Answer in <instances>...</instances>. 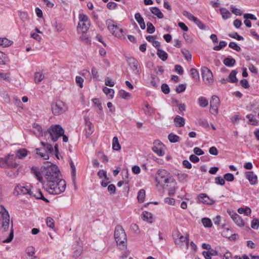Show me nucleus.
<instances>
[{"label": "nucleus", "instance_id": "50", "mask_svg": "<svg viewBox=\"0 0 259 259\" xmlns=\"http://www.w3.org/2000/svg\"><path fill=\"white\" fill-rule=\"evenodd\" d=\"M103 92L106 95H109L111 98H113L114 93V91L113 89L105 87L103 89Z\"/></svg>", "mask_w": 259, "mask_h": 259}, {"label": "nucleus", "instance_id": "64", "mask_svg": "<svg viewBox=\"0 0 259 259\" xmlns=\"http://www.w3.org/2000/svg\"><path fill=\"white\" fill-rule=\"evenodd\" d=\"M215 183L220 185H224L225 183L224 178H222L221 177H217L215 178Z\"/></svg>", "mask_w": 259, "mask_h": 259}, {"label": "nucleus", "instance_id": "3", "mask_svg": "<svg viewBox=\"0 0 259 259\" xmlns=\"http://www.w3.org/2000/svg\"><path fill=\"white\" fill-rule=\"evenodd\" d=\"M66 183L64 180L60 178L48 182L46 189L50 194H59L65 190Z\"/></svg>", "mask_w": 259, "mask_h": 259}, {"label": "nucleus", "instance_id": "20", "mask_svg": "<svg viewBox=\"0 0 259 259\" xmlns=\"http://www.w3.org/2000/svg\"><path fill=\"white\" fill-rule=\"evenodd\" d=\"M40 144L42 146L41 148L43 150L45 151V152L48 153L49 155L53 153V148L51 144L43 142H41Z\"/></svg>", "mask_w": 259, "mask_h": 259}, {"label": "nucleus", "instance_id": "40", "mask_svg": "<svg viewBox=\"0 0 259 259\" xmlns=\"http://www.w3.org/2000/svg\"><path fill=\"white\" fill-rule=\"evenodd\" d=\"M143 219L149 223H152L153 220L152 214L150 212L145 211L143 213Z\"/></svg>", "mask_w": 259, "mask_h": 259}, {"label": "nucleus", "instance_id": "62", "mask_svg": "<svg viewBox=\"0 0 259 259\" xmlns=\"http://www.w3.org/2000/svg\"><path fill=\"white\" fill-rule=\"evenodd\" d=\"M161 90L165 94H167L170 92V89L168 85L166 83H163L161 85Z\"/></svg>", "mask_w": 259, "mask_h": 259}, {"label": "nucleus", "instance_id": "4", "mask_svg": "<svg viewBox=\"0 0 259 259\" xmlns=\"http://www.w3.org/2000/svg\"><path fill=\"white\" fill-rule=\"evenodd\" d=\"M114 238L117 245L120 249H124L126 247V235L121 226H117L116 227L114 231Z\"/></svg>", "mask_w": 259, "mask_h": 259}, {"label": "nucleus", "instance_id": "31", "mask_svg": "<svg viewBox=\"0 0 259 259\" xmlns=\"http://www.w3.org/2000/svg\"><path fill=\"white\" fill-rule=\"evenodd\" d=\"M45 78V75L42 72H38L34 74V81L36 83H39Z\"/></svg>", "mask_w": 259, "mask_h": 259}, {"label": "nucleus", "instance_id": "11", "mask_svg": "<svg viewBox=\"0 0 259 259\" xmlns=\"http://www.w3.org/2000/svg\"><path fill=\"white\" fill-rule=\"evenodd\" d=\"M126 60L133 72L135 74H139L140 73V67L139 66L138 61L134 57L127 58Z\"/></svg>", "mask_w": 259, "mask_h": 259}, {"label": "nucleus", "instance_id": "51", "mask_svg": "<svg viewBox=\"0 0 259 259\" xmlns=\"http://www.w3.org/2000/svg\"><path fill=\"white\" fill-rule=\"evenodd\" d=\"M82 252V248L81 246H78L75 249L73 253V256L77 258L81 255Z\"/></svg>", "mask_w": 259, "mask_h": 259}, {"label": "nucleus", "instance_id": "53", "mask_svg": "<svg viewBox=\"0 0 259 259\" xmlns=\"http://www.w3.org/2000/svg\"><path fill=\"white\" fill-rule=\"evenodd\" d=\"M246 117L248 119L249 121L251 122L253 125H257L258 124V120L254 117L252 115H248Z\"/></svg>", "mask_w": 259, "mask_h": 259}, {"label": "nucleus", "instance_id": "56", "mask_svg": "<svg viewBox=\"0 0 259 259\" xmlns=\"http://www.w3.org/2000/svg\"><path fill=\"white\" fill-rule=\"evenodd\" d=\"M194 22L198 26V27L200 29H201L202 30L205 29L206 26H205V25L202 22H201L199 20H198L197 19V18H196V19H195Z\"/></svg>", "mask_w": 259, "mask_h": 259}, {"label": "nucleus", "instance_id": "18", "mask_svg": "<svg viewBox=\"0 0 259 259\" xmlns=\"http://www.w3.org/2000/svg\"><path fill=\"white\" fill-rule=\"evenodd\" d=\"M135 18L139 24L140 27L142 29H145L146 25L144 21V19L141 16V15L139 13H137L135 15Z\"/></svg>", "mask_w": 259, "mask_h": 259}, {"label": "nucleus", "instance_id": "15", "mask_svg": "<svg viewBox=\"0 0 259 259\" xmlns=\"http://www.w3.org/2000/svg\"><path fill=\"white\" fill-rule=\"evenodd\" d=\"M246 178L249 181L251 184H255L257 181V177L253 171H248L245 173Z\"/></svg>", "mask_w": 259, "mask_h": 259}, {"label": "nucleus", "instance_id": "33", "mask_svg": "<svg viewBox=\"0 0 259 259\" xmlns=\"http://www.w3.org/2000/svg\"><path fill=\"white\" fill-rule=\"evenodd\" d=\"M106 24L107 26L108 29L111 32L117 25L115 22L112 20L108 19L106 21Z\"/></svg>", "mask_w": 259, "mask_h": 259}, {"label": "nucleus", "instance_id": "28", "mask_svg": "<svg viewBox=\"0 0 259 259\" xmlns=\"http://www.w3.org/2000/svg\"><path fill=\"white\" fill-rule=\"evenodd\" d=\"M223 63L228 67H232L235 65L236 61L232 58H226L223 60Z\"/></svg>", "mask_w": 259, "mask_h": 259}, {"label": "nucleus", "instance_id": "30", "mask_svg": "<svg viewBox=\"0 0 259 259\" xmlns=\"http://www.w3.org/2000/svg\"><path fill=\"white\" fill-rule=\"evenodd\" d=\"M9 62L8 57L3 52L0 51V65H5Z\"/></svg>", "mask_w": 259, "mask_h": 259}, {"label": "nucleus", "instance_id": "21", "mask_svg": "<svg viewBox=\"0 0 259 259\" xmlns=\"http://www.w3.org/2000/svg\"><path fill=\"white\" fill-rule=\"evenodd\" d=\"M174 122L177 127H182L185 125V119L183 117L177 115L174 119Z\"/></svg>", "mask_w": 259, "mask_h": 259}, {"label": "nucleus", "instance_id": "63", "mask_svg": "<svg viewBox=\"0 0 259 259\" xmlns=\"http://www.w3.org/2000/svg\"><path fill=\"white\" fill-rule=\"evenodd\" d=\"M26 252L30 256H32L35 253V249L33 246H29L26 249Z\"/></svg>", "mask_w": 259, "mask_h": 259}, {"label": "nucleus", "instance_id": "47", "mask_svg": "<svg viewBox=\"0 0 259 259\" xmlns=\"http://www.w3.org/2000/svg\"><path fill=\"white\" fill-rule=\"evenodd\" d=\"M201 222L205 227L210 228L212 225L210 219L207 218H204L202 219Z\"/></svg>", "mask_w": 259, "mask_h": 259}, {"label": "nucleus", "instance_id": "44", "mask_svg": "<svg viewBox=\"0 0 259 259\" xmlns=\"http://www.w3.org/2000/svg\"><path fill=\"white\" fill-rule=\"evenodd\" d=\"M190 73L192 78L196 80H199V75L198 71L195 68H191L190 69Z\"/></svg>", "mask_w": 259, "mask_h": 259}, {"label": "nucleus", "instance_id": "13", "mask_svg": "<svg viewBox=\"0 0 259 259\" xmlns=\"http://www.w3.org/2000/svg\"><path fill=\"white\" fill-rule=\"evenodd\" d=\"M154 146L152 148L153 151L158 156H162L164 155V152L162 149V144L158 141H156L154 143Z\"/></svg>", "mask_w": 259, "mask_h": 259}, {"label": "nucleus", "instance_id": "60", "mask_svg": "<svg viewBox=\"0 0 259 259\" xmlns=\"http://www.w3.org/2000/svg\"><path fill=\"white\" fill-rule=\"evenodd\" d=\"M182 53L187 60L191 61L192 58V55L188 51H182Z\"/></svg>", "mask_w": 259, "mask_h": 259}, {"label": "nucleus", "instance_id": "57", "mask_svg": "<svg viewBox=\"0 0 259 259\" xmlns=\"http://www.w3.org/2000/svg\"><path fill=\"white\" fill-rule=\"evenodd\" d=\"M176 184V183L175 181L174 180V184H168V187H169L168 190V193L169 195H173L175 193V185Z\"/></svg>", "mask_w": 259, "mask_h": 259}, {"label": "nucleus", "instance_id": "19", "mask_svg": "<svg viewBox=\"0 0 259 259\" xmlns=\"http://www.w3.org/2000/svg\"><path fill=\"white\" fill-rule=\"evenodd\" d=\"M30 196L31 197H34L37 199L43 200L46 202H49V201L43 196L42 192L40 190H38L35 192L33 191V195H30Z\"/></svg>", "mask_w": 259, "mask_h": 259}, {"label": "nucleus", "instance_id": "9", "mask_svg": "<svg viewBox=\"0 0 259 259\" xmlns=\"http://www.w3.org/2000/svg\"><path fill=\"white\" fill-rule=\"evenodd\" d=\"M1 213H2V216L3 218L2 228L3 231L6 232L9 228L10 216L8 211H7L6 209L2 206Z\"/></svg>", "mask_w": 259, "mask_h": 259}, {"label": "nucleus", "instance_id": "12", "mask_svg": "<svg viewBox=\"0 0 259 259\" xmlns=\"http://www.w3.org/2000/svg\"><path fill=\"white\" fill-rule=\"evenodd\" d=\"M228 214L234 223L239 226H244V222L241 217L235 212L231 210L227 211Z\"/></svg>", "mask_w": 259, "mask_h": 259}, {"label": "nucleus", "instance_id": "2", "mask_svg": "<svg viewBox=\"0 0 259 259\" xmlns=\"http://www.w3.org/2000/svg\"><path fill=\"white\" fill-rule=\"evenodd\" d=\"M155 181L157 183L156 186H159L163 189L168 188V184H174V179L170 174L167 171L163 169L157 170Z\"/></svg>", "mask_w": 259, "mask_h": 259}, {"label": "nucleus", "instance_id": "39", "mask_svg": "<svg viewBox=\"0 0 259 259\" xmlns=\"http://www.w3.org/2000/svg\"><path fill=\"white\" fill-rule=\"evenodd\" d=\"M145 197V191L144 189H141L138 193L137 196V198L140 203H143L144 201V198Z\"/></svg>", "mask_w": 259, "mask_h": 259}, {"label": "nucleus", "instance_id": "52", "mask_svg": "<svg viewBox=\"0 0 259 259\" xmlns=\"http://www.w3.org/2000/svg\"><path fill=\"white\" fill-rule=\"evenodd\" d=\"M227 45V42L225 41H221L220 42L219 45L215 46L213 47V50L214 51H219L225 47Z\"/></svg>", "mask_w": 259, "mask_h": 259}, {"label": "nucleus", "instance_id": "55", "mask_svg": "<svg viewBox=\"0 0 259 259\" xmlns=\"http://www.w3.org/2000/svg\"><path fill=\"white\" fill-rule=\"evenodd\" d=\"M147 31L148 33L151 34V33H153L154 32V31L155 30V28L151 23H150V22L147 23Z\"/></svg>", "mask_w": 259, "mask_h": 259}, {"label": "nucleus", "instance_id": "54", "mask_svg": "<svg viewBox=\"0 0 259 259\" xmlns=\"http://www.w3.org/2000/svg\"><path fill=\"white\" fill-rule=\"evenodd\" d=\"M229 47L237 52H239L241 50L240 47L235 42H230L229 44Z\"/></svg>", "mask_w": 259, "mask_h": 259}, {"label": "nucleus", "instance_id": "24", "mask_svg": "<svg viewBox=\"0 0 259 259\" xmlns=\"http://www.w3.org/2000/svg\"><path fill=\"white\" fill-rule=\"evenodd\" d=\"M36 154L39 155L44 159L47 160L49 159V155L48 153L45 152L42 148H36Z\"/></svg>", "mask_w": 259, "mask_h": 259}, {"label": "nucleus", "instance_id": "22", "mask_svg": "<svg viewBox=\"0 0 259 259\" xmlns=\"http://www.w3.org/2000/svg\"><path fill=\"white\" fill-rule=\"evenodd\" d=\"M13 41L6 37H0V46L3 48L8 47L13 44Z\"/></svg>", "mask_w": 259, "mask_h": 259}, {"label": "nucleus", "instance_id": "23", "mask_svg": "<svg viewBox=\"0 0 259 259\" xmlns=\"http://www.w3.org/2000/svg\"><path fill=\"white\" fill-rule=\"evenodd\" d=\"M4 236L6 237L8 236V237L6 238V239H4L3 242L4 243H9L14 238V233H13V224L12 225L11 228L10 229V232L9 233L6 234L5 233L4 234Z\"/></svg>", "mask_w": 259, "mask_h": 259}, {"label": "nucleus", "instance_id": "49", "mask_svg": "<svg viewBox=\"0 0 259 259\" xmlns=\"http://www.w3.org/2000/svg\"><path fill=\"white\" fill-rule=\"evenodd\" d=\"M182 14L184 16L186 17L190 20L194 21L195 19H196V17H195L192 14L187 11H183Z\"/></svg>", "mask_w": 259, "mask_h": 259}, {"label": "nucleus", "instance_id": "61", "mask_svg": "<svg viewBox=\"0 0 259 259\" xmlns=\"http://www.w3.org/2000/svg\"><path fill=\"white\" fill-rule=\"evenodd\" d=\"M251 228L253 229H257L259 227V220L254 219L251 221Z\"/></svg>", "mask_w": 259, "mask_h": 259}, {"label": "nucleus", "instance_id": "45", "mask_svg": "<svg viewBox=\"0 0 259 259\" xmlns=\"http://www.w3.org/2000/svg\"><path fill=\"white\" fill-rule=\"evenodd\" d=\"M229 231L231 232V230L229 229V228H225L224 230L222 232L223 235L226 238H228L231 240H235L236 239V235L233 234V235H231L230 236H228V235L226 234V232H229Z\"/></svg>", "mask_w": 259, "mask_h": 259}, {"label": "nucleus", "instance_id": "37", "mask_svg": "<svg viewBox=\"0 0 259 259\" xmlns=\"http://www.w3.org/2000/svg\"><path fill=\"white\" fill-rule=\"evenodd\" d=\"M237 71L235 70H232L229 75V79L230 82L235 83L237 82L238 79L236 78V74Z\"/></svg>", "mask_w": 259, "mask_h": 259}, {"label": "nucleus", "instance_id": "32", "mask_svg": "<svg viewBox=\"0 0 259 259\" xmlns=\"http://www.w3.org/2000/svg\"><path fill=\"white\" fill-rule=\"evenodd\" d=\"M151 13L156 15L158 18L161 19L163 17V15L160 10L157 7H152L151 9Z\"/></svg>", "mask_w": 259, "mask_h": 259}, {"label": "nucleus", "instance_id": "41", "mask_svg": "<svg viewBox=\"0 0 259 259\" xmlns=\"http://www.w3.org/2000/svg\"><path fill=\"white\" fill-rule=\"evenodd\" d=\"M111 33L116 37H121L122 36V29L117 25Z\"/></svg>", "mask_w": 259, "mask_h": 259}, {"label": "nucleus", "instance_id": "48", "mask_svg": "<svg viewBox=\"0 0 259 259\" xmlns=\"http://www.w3.org/2000/svg\"><path fill=\"white\" fill-rule=\"evenodd\" d=\"M10 155H8L7 156V166L16 167L17 166V164L16 162H13L10 159Z\"/></svg>", "mask_w": 259, "mask_h": 259}, {"label": "nucleus", "instance_id": "17", "mask_svg": "<svg viewBox=\"0 0 259 259\" xmlns=\"http://www.w3.org/2000/svg\"><path fill=\"white\" fill-rule=\"evenodd\" d=\"M17 189L18 192L20 191L23 194H28L29 195H33V191L29 189L28 187L18 186Z\"/></svg>", "mask_w": 259, "mask_h": 259}, {"label": "nucleus", "instance_id": "38", "mask_svg": "<svg viewBox=\"0 0 259 259\" xmlns=\"http://www.w3.org/2000/svg\"><path fill=\"white\" fill-rule=\"evenodd\" d=\"M112 148L114 150L118 151L120 149V145L119 143L118 138L114 137L112 140Z\"/></svg>", "mask_w": 259, "mask_h": 259}, {"label": "nucleus", "instance_id": "10", "mask_svg": "<svg viewBox=\"0 0 259 259\" xmlns=\"http://www.w3.org/2000/svg\"><path fill=\"white\" fill-rule=\"evenodd\" d=\"M177 238H175V243L179 246L184 245L185 243L187 247L189 245V235L186 234L185 236H183L180 232H178L176 234Z\"/></svg>", "mask_w": 259, "mask_h": 259}, {"label": "nucleus", "instance_id": "59", "mask_svg": "<svg viewBox=\"0 0 259 259\" xmlns=\"http://www.w3.org/2000/svg\"><path fill=\"white\" fill-rule=\"evenodd\" d=\"M225 180L229 182H232L234 180V175L230 173L226 174L224 176Z\"/></svg>", "mask_w": 259, "mask_h": 259}, {"label": "nucleus", "instance_id": "26", "mask_svg": "<svg viewBox=\"0 0 259 259\" xmlns=\"http://www.w3.org/2000/svg\"><path fill=\"white\" fill-rule=\"evenodd\" d=\"M69 164L71 169V176L72 181L73 184L75 185L76 168L73 163V162L71 159L69 160Z\"/></svg>", "mask_w": 259, "mask_h": 259}, {"label": "nucleus", "instance_id": "43", "mask_svg": "<svg viewBox=\"0 0 259 259\" xmlns=\"http://www.w3.org/2000/svg\"><path fill=\"white\" fill-rule=\"evenodd\" d=\"M198 102L201 107H206L208 105V101L203 97H200L198 98Z\"/></svg>", "mask_w": 259, "mask_h": 259}, {"label": "nucleus", "instance_id": "16", "mask_svg": "<svg viewBox=\"0 0 259 259\" xmlns=\"http://www.w3.org/2000/svg\"><path fill=\"white\" fill-rule=\"evenodd\" d=\"M85 134L87 137L90 136L94 131V126L89 119H85Z\"/></svg>", "mask_w": 259, "mask_h": 259}, {"label": "nucleus", "instance_id": "25", "mask_svg": "<svg viewBox=\"0 0 259 259\" xmlns=\"http://www.w3.org/2000/svg\"><path fill=\"white\" fill-rule=\"evenodd\" d=\"M16 157L19 159H22L27 155V151L26 149H20L17 151Z\"/></svg>", "mask_w": 259, "mask_h": 259}, {"label": "nucleus", "instance_id": "29", "mask_svg": "<svg viewBox=\"0 0 259 259\" xmlns=\"http://www.w3.org/2000/svg\"><path fill=\"white\" fill-rule=\"evenodd\" d=\"M220 104V101L219 97L215 95L212 96L210 101V105L219 107Z\"/></svg>", "mask_w": 259, "mask_h": 259}, {"label": "nucleus", "instance_id": "42", "mask_svg": "<svg viewBox=\"0 0 259 259\" xmlns=\"http://www.w3.org/2000/svg\"><path fill=\"white\" fill-rule=\"evenodd\" d=\"M168 139L171 143H176L180 141V137L172 133L169 134Z\"/></svg>", "mask_w": 259, "mask_h": 259}, {"label": "nucleus", "instance_id": "46", "mask_svg": "<svg viewBox=\"0 0 259 259\" xmlns=\"http://www.w3.org/2000/svg\"><path fill=\"white\" fill-rule=\"evenodd\" d=\"M238 212L240 214L244 213L246 215H249L251 212V210L249 207H246L245 208L241 207L238 208Z\"/></svg>", "mask_w": 259, "mask_h": 259}, {"label": "nucleus", "instance_id": "8", "mask_svg": "<svg viewBox=\"0 0 259 259\" xmlns=\"http://www.w3.org/2000/svg\"><path fill=\"white\" fill-rule=\"evenodd\" d=\"M202 77L206 84H211L213 82V78L211 71L206 67L201 68Z\"/></svg>", "mask_w": 259, "mask_h": 259}, {"label": "nucleus", "instance_id": "1", "mask_svg": "<svg viewBox=\"0 0 259 259\" xmlns=\"http://www.w3.org/2000/svg\"><path fill=\"white\" fill-rule=\"evenodd\" d=\"M49 164L47 166H45L41 168V175L36 171L35 175L37 180L43 183V178L47 181V182L57 180L59 178L60 175V171L58 167L55 164L47 162Z\"/></svg>", "mask_w": 259, "mask_h": 259}, {"label": "nucleus", "instance_id": "6", "mask_svg": "<svg viewBox=\"0 0 259 259\" xmlns=\"http://www.w3.org/2000/svg\"><path fill=\"white\" fill-rule=\"evenodd\" d=\"M78 18L79 22L77 27V30L78 33H85L90 26V20L88 16L83 14H80Z\"/></svg>", "mask_w": 259, "mask_h": 259}, {"label": "nucleus", "instance_id": "14", "mask_svg": "<svg viewBox=\"0 0 259 259\" xmlns=\"http://www.w3.org/2000/svg\"><path fill=\"white\" fill-rule=\"evenodd\" d=\"M198 200L199 202L206 204H212L214 201L210 199L206 194L204 193L200 194L198 196Z\"/></svg>", "mask_w": 259, "mask_h": 259}, {"label": "nucleus", "instance_id": "58", "mask_svg": "<svg viewBox=\"0 0 259 259\" xmlns=\"http://www.w3.org/2000/svg\"><path fill=\"white\" fill-rule=\"evenodd\" d=\"M228 35L233 38H235L238 40H243V37L240 35H239L237 32H233L231 33H229Z\"/></svg>", "mask_w": 259, "mask_h": 259}, {"label": "nucleus", "instance_id": "7", "mask_svg": "<svg viewBox=\"0 0 259 259\" xmlns=\"http://www.w3.org/2000/svg\"><path fill=\"white\" fill-rule=\"evenodd\" d=\"M51 109L54 115H59L66 111L67 107L64 102L58 101L52 104Z\"/></svg>", "mask_w": 259, "mask_h": 259}, {"label": "nucleus", "instance_id": "5", "mask_svg": "<svg viewBox=\"0 0 259 259\" xmlns=\"http://www.w3.org/2000/svg\"><path fill=\"white\" fill-rule=\"evenodd\" d=\"M64 133V130L62 127L59 124H55L52 125L47 132L45 133V136L46 137L48 136V139L51 138L53 142H56Z\"/></svg>", "mask_w": 259, "mask_h": 259}, {"label": "nucleus", "instance_id": "35", "mask_svg": "<svg viewBox=\"0 0 259 259\" xmlns=\"http://www.w3.org/2000/svg\"><path fill=\"white\" fill-rule=\"evenodd\" d=\"M119 97L124 99H128L132 98L131 94L124 90H121L118 92Z\"/></svg>", "mask_w": 259, "mask_h": 259}, {"label": "nucleus", "instance_id": "34", "mask_svg": "<svg viewBox=\"0 0 259 259\" xmlns=\"http://www.w3.org/2000/svg\"><path fill=\"white\" fill-rule=\"evenodd\" d=\"M220 13L222 15V18L224 19H227L231 17V13L230 12L225 8H221L220 10Z\"/></svg>", "mask_w": 259, "mask_h": 259}, {"label": "nucleus", "instance_id": "27", "mask_svg": "<svg viewBox=\"0 0 259 259\" xmlns=\"http://www.w3.org/2000/svg\"><path fill=\"white\" fill-rule=\"evenodd\" d=\"M157 55L159 58L164 61L167 59V54L164 51L159 48H157Z\"/></svg>", "mask_w": 259, "mask_h": 259}, {"label": "nucleus", "instance_id": "36", "mask_svg": "<svg viewBox=\"0 0 259 259\" xmlns=\"http://www.w3.org/2000/svg\"><path fill=\"white\" fill-rule=\"evenodd\" d=\"M33 127L35 129L34 133L36 136H40L42 135V130L39 125L34 123L33 124Z\"/></svg>", "mask_w": 259, "mask_h": 259}]
</instances>
